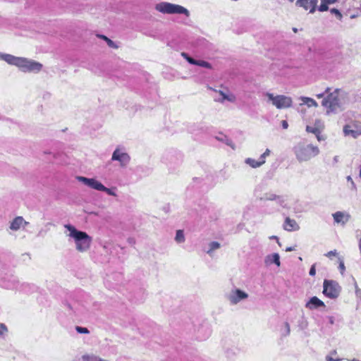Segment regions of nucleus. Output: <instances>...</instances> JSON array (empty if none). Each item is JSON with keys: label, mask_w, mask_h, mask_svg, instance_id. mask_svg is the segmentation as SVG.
Instances as JSON below:
<instances>
[{"label": "nucleus", "mask_w": 361, "mask_h": 361, "mask_svg": "<svg viewBox=\"0 0 361 361\" xmlns=\"http://www.w3.org/2000/svg\"><path fill=\"white\" fill-rule=\"evenodd\" d=\"M0 60L9 65L16 66L23 73L37 74L42 71L43 64L31 59L16 56L9 54L0 52Z\"/></svg>", "instance_id": "obj_1"}, {"label": "nucleus", "mask_w": 361, "mask_h": 361, "mask_svg": "<svg viewBox=\"0 0 361 361\" xmlns=\"http://www.w3.org/2000/svg\"><path fill=\"white\" fill-rule=\"evenodd\" d=\"M64 228L66 236L75 244L78 252H87L90 249L92 238L86 232L78 230L71 224H65Z\"/></svg>", "instance_id": "obj_2"}, {"label": "nucleus", "mask_w": 361, "mask_h": 361, "mask_svg": "<svg viewBox=\"0 0 361 361\" xmlns=\"http://www.w3.org/2000/svg\"><path fill=\"white\" fill-rule=\"evenodd\" d=\"M345 92L339 88L330 92L322 100V106L326 110V114H336L343 109Z\"/></svg>", "instance_id": "obj_3"}, {"label": "nucleus", "mask_w": 361, "mask_h": 361, "mask_svg": "<svg viewBox=\"0 0 361 361\" xmlns=\"http://www.w3.org/2000/svg\"><path fill=\"white\" fill-rule=\"evenodd\" d=\"M295 156L300 162H307L317 157L320 150L317 146L304 142L298 143L293 148Z\"/></svg>", "instance_id": "obj_4"}, {"label": "nucleus", "mask_w": 361, "mask_h": 361, "mask_svg": "<svg viewBox=\"0 0 361 361\" xmlns=\"http://www.w3.org/2000/svg\"><path fill=\"white\" fill-rule=\"evenodd\" d=\"M75 179L91 189L104 192L108 195L115 197L118 196L116 187L106 188L101 181L95 178L78 176L75 177Z\"/></svg>", "instance_id": "obj_5"}, {"label": "nucleus", "mask_w": 361, "mask_h": 361, "mask_svg": "<svg viewBox=\"0 0 361 361\" xmlns=\"http://www.w3.org/2000/svg\"><path fill=\"white\" fill-rule=\"evenodd\" d=\"M154 8L157 11L163 14H183L187 17L190 16L189 11L185 7L166 1H162L157 4Z\"/></svg>", "instance_id": "obj_6"}, {"label": "nucleus", "mask_w": 361, "mask_h": 361, "mask_svg": "<svg viewBox=\"0 0 361 361\" xmlns=\"http://www.w3.org/2000/svg\"><path fill=\"white\" fill-rule=\"evenodd\" d=\"M267 102L271 104L278 109H288L292 106L293 99L290 97L283 94H274L267 92L264 93Z\"/></svg>", "instance_id": "obj_7"}, {"label": "nucleus", "mask_w": 361, "mask_h": 361, "mask_svg": "<svg viewBox=\"0 0 361 361\" xmlns=\"http://www.w3.org/2000/svg\"><path fill=\"white\" fill-rule=\"evenodd\" d=\"M111 161H118L121 168H125L130 161V156L124 147L118 145L112 153Z\"/></svg>", "instance_id": "obj_8"}, {"label": "nucleus", "mask_w": 361, "mask_h": 361, "mask_svg": "<svg viewBox=\"0 0 361 361\" xmlns=\"http://www.w3.org/2000/svg\"><path fill=\"white\" fill-rule=\"evenodd\" d=\"M225 297L231 305H235L239 302L247 300L249 295L245 291L236 287H233L228 293L226 294Z\"/></svg>", "instance_id": "obj_9"}, {"label": "nucleus", "mask_w": 361, "mask_h": 361, "mask_svg": "<svg viewBox=\"0 0 361 361\" xmlns=\"http://www.w3.org/2000/svg\"><path fill=\"white\" fill-rule=\"evenodd\" d=\"M323 293L331 299L338 297L341 292V287L335 281L324 280Z\"/></svg>", "instance_id": "obj_10"}, {"label": "nucleus", "mask_w": 361, "mask_h": 361, "mask_svg": "<svg viewBox=\"0 0 361 361\" xmlns=\"http://www.w3.org/2000/svg\"><path fill=\"white\" fill-rule=\"evenodd\" d=\"M343 132L345 136L357 138L361 135V122H353L343 126Z\"/></svg>", "instance_id": "obj_11"}, {"label": "nucleus", "mask_w": 361, "mask_h": 361, "mask_svg": "<svg viewBox=\"0 0 361 361\" xmlns=\"http://www.w3.org/2000/svg\"><path fill=\"white\" fill-rule=\"evenodd\" d=\"M271 151L269 149H267L265 152L260 156L258 160L252 158H246L245 159V163L252 169L259 168L265 164L266 158L269 157Z\"/></svg>", "instance_id": "obj_12"}, {"label": "nucleus", "mask_w": 361, "mask_h": 361, "mask_svg": "<svg viewBox=\"0 0 361 361\" xmlns=\"http://www.w3.org/2000/svg\"><path fill=\"white\" fill-rule=\"evenodd\" d=\"M334 223L344 226L350 219V214L345 211H338L332 214Z\"/></svg>", "instance_id": "obj_13"}, {"label": "nucleus", "mask_w": 361, "mask_h": 361, "mask_svg": "<svg viewBox=\"0 0 361 361\" xmlns=\"http://www.w3.org/2000/svg\"><path fill=\"white\" fill-rule=\"evenodd\" d=\"M28 224L23 216H18L11 221L9 228L13 231H17L21 228H25Z\"/></svg>", "instance_id": "obj_14"}, {"label": "nucleus", "mask_w": 361, "mask_h": 361, "mask_svg": "<svg viewBox=\"0 0 361 361\" xmlns=\"http://www.w3.org/2000/svg\"><path fill=\"white\" fill-rule=\"evenodd\" d=\"M181 56L190 64L199 66L206 68H211L212 66L209 63L203 60H195L189 56L185 52H182Z\"/></svg>", "instance_id": "obj_15"}, {"label": "nucleus", "mask_w": 361, "mask_h": 361, "mask_svg": "<svg viewBox=\"0 0 361 361\" xmlns=\"http://www.w3.org/2000/svg\"><path fill=\"white\" fill-rule=\"evenodd\" d=\"M216 92H218L219 95L221 97L220 99H217L219 102L223 103L225 101H228L229 102L234 103L236 101L235 95L228 90H218L216 91Z\"/></svg>", "instance_id": "obj_16"}, {"label": "nucleus", "mask_w": 361, "mask_h": 361, "mask_svg": "<svg viewBox=\"0 0 361 361\" xmlns=\"http://www.w3.org/2000/svg\"><path fill=\"white\" fill-rule=\"evenodd\" d=\"M264 264L266 266H270L274 264L279 267L281 266L279 255L278 253H272L267 255L264 258Z\"/></svg>", "instance_id": "obj_17"}, {"label": "nucleus", "mask_w": 361, "mask_h": 361, "mask_svg": "<svg viewBox=\"0 0 361 361\" xmlns=\"http://www.w3.org/2000/svg\"><path fill=\"white\" fill-rule=\"evenodd\" d=\"M306 308L309 310H314L320 307H325L323 301L319 299L317 297H312L310 300L305 305Z\"/></svg>", "instance_id": "obj_18"}, {"label": "nucleus", "mask_w": 361, "mask_h": 361, "mask_svg": "<svg viewBox=\"0 0 361 361\" xmlns=\"http://www.w3.org/2000/svg\"><path fill=\"white\" fill-rule=\"evenodd\" d=\"M283 228L288 231H298L300 229L299 225L294 219L287 217L285 220Z\"/></svg>", "instance_id": "obj_19"}, {"label": "nucleus", "mask_w": 361, "mask_h": 361, "mask_svg": "<svg viewBox=\"0 0 361 361\" xmlns=\"http://www.w3.org/2000/svg\"><path fill=\"white\" fill-rule=\"evenodd\" d=\"M299 100L301 102L300 106L306 105L308 108L318 107V103L312 98L308 97H300Z\"/></svg>", "instance_id": "obj_20"}, {"label": "nucleus", "mask_w": 361, "mask_h": 361, "mask_svg": "<svg viewBox=\"0 0 361 361\" xmlns=\"http://www.w3.org/2000/svg\"><path fill=\"white\" fill-rule=\"evenodd\" d=\"M220 247L221 245L219 243L216 241L211 242L208 244V250H206V252L210 256H212L213 252L220 248Z\"/></svg>", "instance_id": "obj_21"}, {"label": "nucleus", "mask_w": 361, "mask_h": 361, "mask_svg": "<svg viewBox=\"0 0 361 361\" xmlns=\"http://www.w3.org/2000/svg\"><path fill=\"white\" fill-rule=\"evenodd\" d=\"M264 199L266 200L277 201L280 204L283 202L282 197L272 193L266 194Z\"/></svg>", "instance_id": "obj_22"}, {"label": "nucleus", "mask_w": 361, "mask_h": 361, "mask_svg": "<svg viewBox=\"0 0 361 361\" xmlns=\"http://www.w3.org/2000/svg\"><path fill=\"white\" fill-rule=\"evenodd\" d=\"M175 240L178 243H183L185 242V238L184 233L182 230H178L176 233Z\"/></svg>", "instance_id": "obj_23"}, {"label": "nucleus", "mask_w": 361, "mask_h": 361, "mask_svg": "<svg viewBox=\"0 0 361 361\" xmlns=\"http://www.w3.org/2000/svg\"><path fill=\"white\" fill-rule=\"evenodd\" d=\"M296 5L302 7L305 10H310L311 8V6L310 5V0H297Z\"/></svg>", "instance_id": "obj_24"}, {"label": "nucleus", "mask_w": 361, "mask_h": 361, "mask_svg": "<svg viewBox=\"0 0 361 361\" xmlns=\"http://www.w3.org/2000/svg\"><path fill=\"white\" fill-rule=\"evenodd\" d=\"M336 353H337L336 350L331 352L329 355L326 356V361H341L342 360L341 358L334 357L336 355Z\"/></svg>", "instance_id": "obj_25"}, {"label": "nucleus", "mask_w": 361, "mask_h": 361, "mask_svg": "<svg viewBox=\"0 0 361 361\" xmlns=\"http://www.w3.org/2000/svg\"><path fill=\"white\" fill-rule=\"evenodd\" d=\"M313 126H315L320 132H322L324 128V123L321 119H316Z\"/></svg>", "instance_id": "obj_26"}, {"label": "nucleus", "mask_w": 361, "mask_h": 361, "mask_svg": "<svg viewBox=\"0 0 361 361\" xmlns=\"http://www.w3.org/2000/svg\"><path fill=\"white\" fill-rule=\"evenodd\" d=\"M75 329L77 331V333L80 334H90L89 329L86 327L76 326L75 327Z\"/></svg>", "instance_id": "obj_27"}, {"label": "nucleus", "mask_w": 361, "mask_h": 361, "mask_svg": "<svg viewBox=\"0 0 361 361\" xmlns=\"http://www.w3.org/2000/svg\"><path fill=\"white\" fill-rule=\"evenodd\" d=\"M306 131L308 133H313L314 135L320 132L319 130H317V128L315 126L310 125H307L306 126Z\"/></svg>", "instance_id": "obj_28"}, {"label": "nucleus", "mask_w": 361, "mask_h": 361, "mask_svg": "<svg viewBox=\"0 0 361 361\" xmlns=\"http://www.w3.org/2000/svg\"><path fill=\"white\" fill-rule=\"evenodd\" d=\"M317 4V0H310V5L311 6L310 13H314L315 12Z\"/></svg>", "instance_id": "obj_29"}, {"label": "nucleus", "mask_w": 361, "mask_h": 361, "mask_svg": "<svg viewBox=\"0 0 361 361\" xmlns=\"http://www.w3.org/2000/svg\"><path fill=\"white\" fill-rule=\"evenodd\" d=\"M330 92H331V88L330 87H326L324 92L317 94L316 95V97L318 99H321V98L324 99Z\"/></svg>", "instance_id": "obj_30"}, {"label": "nucleus", "mask_w": 361, "mask_h": 361, "mask_svg": "<svg viewBox=\"0 0 361 361\" xmlns=\"http://www.w3.org/2000/svg\"><path fill=\"white\" fill-rule=\"evenodd\" d=\"M330 11L331 13L334 14L338 20H341L342 19L343 16H342L341 13L338 9L332 8V9H331Z\"/></svg>", "instance_id": "obj_31"}, {"label": "nucleus", "mask_w": 361, "mask_h": 361, "mask_svg": "<svg viewBox=\"0 0 361 361\" xmlns=\"http://www.w3.org/2000/svg\"><path fill=\"white\" fill-rule=\"evenodd\" d=\"M327 4H330L326 3L325 1H322V4L319 6L318 10L321 12L327 11L329 8Z\"/></svg>", "instance_id": "obj_32"}, {"label": "nucleus", "mask_w": 361, "mask_h": 361, "mask_svg": "<svg viewBox=\"0 0 361 361\" xmlns=\"http://www.w3.org/2000/svg\"><path fill=\"white\" fill-rule=\"evenodd\" d=\"M8 329L4 324L0 323V337L3 336L6 332Z\"/></svg>", "instance_id": "obj_33"}, {"label": "nucleus", "mask_w": 361, "mask_h": 361, "mask_svg": "<svg viewBox=\"0 0 361 361\" xmlns=\"http://www.w3.org/2000/svg\"><path fill=\"white\" fill-rule=\"evenodd\" d=\"M224 138H225V142L226 144L231 147L233 149H235V144L233 142V141L228 138H227L226 136H224Z\"/></svg>", "instance_id": "obj_34"}, {"label": "nucleus", "mask_w": 361, "mask_h": 361, "mask_svg": "<svg viewBox=\"0 0 361 361\" xmlns=\"http://www.w3.org/2000/svg\"><path fill=\"white\" fill-rule=\"evenodd\" d=\"M107 45L111 47V48H114V49H117L118 48V46L116 44V43L112 41L111 39H110L109 38L106 41Z\"/></svg>", "instance_id": "obj_35"}, {"label": "nucleus", "mask_w": 361, "mask_h": 361, "mask_svg": "<svg viewBox=\"0 0 361 361\" xmlns=\"http://www.w3.org/2000/svg\"><path fill=\"white\" fill-rule=\"evenodd\" d=\"M337 255H338V252L336 250H331V251L328 252L326 254H325V256L327 257H329V258H331L333 256H337Z\"/></svg>", "instance_id": "obj_36"}, {"label": "nucleus", "mask_w": 361, "mask_h": 361, "mask_svg": "<svg viewBox=\"0 0 361 361\" xmlns=\"http://www.w3.org/2000/svg\"><path fill=\"white\" fill-rule=\"evenodd\" d=\"M321 133L322 132H319L318 133L315 134V136L319 142L324 141L326 139V137Z\"/></svg>", "instance_id": "obj_37"}, {"label": "nucleus", "mask_w": 361, "mask_h": 361, "mask_svg": "<svg viewBox=\"0 0 361 361\" xmlns=\"http://www.w3.org/2000/svg\"><path fill=\"white\" fill-rule=\"evenodd\" d=\"M339 269L341 270V272L342 274L343 273V271L345 269L344 262H343V259L341 258H339Z\"/></svg>", "instance_id": "obj_38"}, {"label": "nucleus", "mask_w": 361, "mask_h": 361, "mask_svg": "<svg viewBox=\"0 0 361 361\" xmlns=\"http://www.w3.org/2000/svg\"><path fill=\"white\" fill-rule=\"evenodd\" d=\"M285 334L284 335L285 336H288L290 334V325L288 322H286L285 323Z\"/></svg>", "instance_id": "obj_39"}, {"label": "nucleus", "mask_w": 361, "mask_h": 361, "mask_svg": "<svg viewBox=\"0 0 361 361\" xmlns=\"http://www.w3.org/2000/svg\"><path fill=\"white\" fill-rule=\"evenodd\" d=\"M309 274L312 276H314L316 274V269H315V265L314 264H313L311 267Z\"/></svg>", "instance_id": "obj_40"}, {"label": "nucleus", "mask_w": 361, "mask_h": 361, "mask_svg": "<svg viewBox=\"0 0 361 361\" xmlns=\"http://www.w3.org/2000/svg\"><path fill=\"white\" fill-rule=\"evenodd\" d=\"M281 125L283 129H287L288 127V123L286 121L283 120L281 121Z\"/></svg>", "instance_id": "obj_41"}, {"label": "nucleus", "mask_w": 361, "mask_h": 361, "mask_svg": "<svg viewBox=\"0 0 361 361\" xmlns=\"http://www.w3.org/2000/svg\"><path fill=\"white\" fill-rule=\"evenodd\" d=\"M98 37L102 39H104V41H106L109 38L107 37H106L105 35H98Z\"/></svg>", "instance_id": "obj_42"}, {"label": "nucleus", "mask_w": 361, "mask_h": 361, "mask_svg": "<svg viewBox=\"0 0 361 361\" xmlns=\"http://www.w3.org/2000/svg\"><path fill=\"white\" fill-rule=\"evenodd\" d=\"M323 1H325L326 3H329V4H334L335 3L337 0H322Z\"/></svg>", "instance_id": "obj_43"}, {"label": "nucleus", "mask_w": 361, "mask_h": 361, "mask_svg": "<svg viewBox=\"0 0 361 361\" xmlns=\"http://www.w3.org/2000/svg\"><path fill=\"white\" fill-rule=\"evenodd\" d=\"M295 250V249H294L293 247H287V248L286 249V252H290V251H293V250Z\"/></svg>", "instance_id": "obj_44"}, {"label": "nucleus", "mask_w": 361, "mask_h": 361, "mask_svg": "<svg viewBox=\"0 0 361 361\" xmlns=\"http://www.w3.org/2000/svg\"><path fill=\"white\" fill-rule=\"evenodd\" d=\"M270 238L271 239H276L279 242V238L276 236H275V235L271 236Z\"/></svg>", "instance_id": "obj_45"}, {"label": "nucleus", "mask_w": 361, "mask_h": 361, "mask_svg": "<svg viewBox=\"0 0 361 361\" xmlns=\"http://www.w3.org/2000/svg\"><path fill=\"white\" fill-rule=\"evenodd\" d=\"M217 139L221 141H225L224 136H222V137H217Z\"/></svg>", "instance_id": "obj_46"}, {"label": "nucleus", "mask_w": 361, "mask_h": 361, "mask_svg": "<svg viewBox=\"0 0 361 361\" xmlns=\"http://www.w3.org/2000/svg\"><path fill=\"white\" fill-rule=\"evenodd\" d=\"M359 249H360V251L361 252V238L359 240Z\"/></svg>", "instance_id": "obj_47"}, {"label": "nucleus", "mask_w": 361, "mask_h": 361, "mask_svg": "<svg viewBox=\"0 0 361 361\" xmlns=\"http://www.w3.org/2000/svg\"><path fill=\"white\" fill-rule=\"evenodd\" d=\"M348 178V180H352V179H351V177H350V176H348V178Z\"/></svg>", "instance_id": "obj_48"}, {"label": "nucleus", "mask_w": 361, "mask_h": 361, "mask_svg": "<svg viewBox=\"0 0 361 361\" xmlns=\"http://www.w3.org/2000/svg\"><path fill=\"white\" fill-rule=\"evenodd\" d=\"M288 1H290V2H293L294 0H288Z\"/></svg>", "instance_id": "obj_49"}]
</instances>
